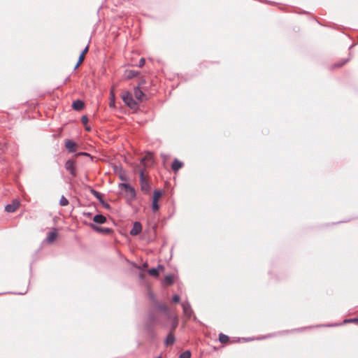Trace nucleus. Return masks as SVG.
<instances>
[{
	"label": "nucleus",
	"instance_id": "f257e3e1",
	"mask_svg": "<svg viewBox=\"0 0 358 358\" xmlns=\"http://www.w3.org/2000/svg\"><path fill=\"white\" fill-rule=\"evenodd\" d=\"M122 99L124 103L130 108L136 109L138 107V103L133 98L131 92L126 91L122 94Z\"/></svg>",
	"mask_w": 358,
	"mask_h": 358
},
{
	"label": "nucleus",
	"instance_id": "f03ea898",
	"mask_svg": "<svg viewBox=\"0 0 358 358\" xmlns=\"http://www.w3.org/2000/svg\"><path fill=\"white\" fill-rule=\"evenodd\" d=\"M144 172L145 170L143 169H141L139 170V181L141 185V189L144 194H148L150 192V186L145 177Z\"/></svg>",
	"mask_w": 358,
	"mask_h": 358
},
{
	"label": "nucleus",
	"instance_id": "7ed1b4c3",
	"mask_svg": "<svg viewBox=\"0 0 358 358\" xmlns=\"http://www.w3.org/2000/svg\"><path fill=\"white\" fill-rule=\"evenodd\" d=\"M119 186L123 188L131 200L136 198V194L135 189L128 183H120Z\"/></svg>",
	"mask_w": 358,
	"mask_h": 358
},
{
	"label": "nucleus",
	"instance_id": "20e7f679",
	"mask_svg": "<svg viewBox=\"0 0 358 358\" xmlns=\"http://www.w3.org/2000/svg\"><path fill=\"white\" fill-rule=\"evenodd\" d=\"M144 83L143 80H142L141 83H139V84L138 85V86H136V87H134V96L135 98L138 101H143L144 100V98L145 97V94H144V92L142 91V90L141 89V85L142 84Z\"/></svg>",
	"mask_w": 358,
	"mask_h": 358
},
{
	"label": "nucleus",
	"instance_id": "39448f33",
	"mask_svg": "<svg viewBox=\"0 0 358 358\" xmlns=\"http://www.w3.org/2000/svg\"><path fill=\"white\" fill-rule=\"evenodd\" d=\"M64 167L67 171L71 175L72 177H76L77 175L76 170L75 162L72 159H69L66 162Z\"/></svg>",
	"mask_w": 358,
	"mask_h": 358
},
{
	"label": "nucleus",
	"instance_id": "423d86ee",
	"mask_svg": "<svg viewBox=\"0 0 358 358\" xmlns=\"http://www.w3.org/2000/svg\"><path fill=\"white\" fill-rule=\"evenodd\" d=\"M90 227L94 231L103 234H111L113 233V229L111 228L99 227L93 223H90Z\"/></svg>",
	"mask_w": 358,
	"mask_h": 358
},
{
	"label": "nucleus",
	"instance_id": "0eeeda50",
	"mask_svg": "<svg viewBox=\"0 0 358 358\" xmlns=\"http://www.w3.org/2000/svg\"><path fill=\"white\" fill-rule=\"evenodd\" d=\"M20 204L18 199H13L11 203L6 206L5 210L8 213H14L19 208Z\"/></svg>",
	"mask_w": 358,
	"mask_h": 358
},
{
	"label": "nucleus",
	"instance_id": "6e6552de",
	"mask_svg": "<svg viewBox=\"0 0 358 358\" xmlns=\"http://www.w3.org/2000/svg\"><path fill=\"white\" fill-rule=\"evenodd\" d=\"M142 231V225L139 222H135L134 223L132 229L130 230V234L131 236H137Z\"/></svg>",
	"mask_w": 358,
	"mask_h": 358
},
{
	"label": "nucleus",
	"instance_id": "1a4fd4ad",
	"mask_svg": "<svg viewBox=\"0 0 358 358\" xmlns=\"http://www.w3.org/2000/svg\"><path fill=\"white\" fill-rule=\"evenodd\" d=\"M148 322L150 323V324L154 325L157 323H159V315L158 314L154 311L152 310L148 314Z\"/></svg>",
	"mask_w": 358,
	"mask_h": 358
},
{
	"label": "nucleus",
	"instance_id": "9d476101",
	"mask_svg": "<svg viewBox=\"0 0 358 358\" xmlns=\"http://www.w3.org/2000/svg\"><path fill=\"white\" fill-rule=\"evenodd\" d=\"M65 147L69 152H75L77 150V144L71 140L65 141Z\"/></svg>",
	"mask_w": 358,
	"mask_h": 358
},
{
	"label": "nucleus",
	"instance_id": "9b49d317",
	"mask_svg": "<svg viewBox=\"0 0 358 358\" xmlns=\"http://www.w3.org/2000/svg\"><path fill=\"white\" fill-rule=\"evenodd\" d=\"M182 310H183L184 314L187 317H190L192 315V310L189 303L187 301L183 302L182 303Z\"/></svg>",
	"mask_w": 358,
	"mask_h": 358
},
{
	"label": "nucleus",
	"instance_id": "f8f14e48",
	"mask_svg": "<svg viewBox=\"0 0 358 358\" xmlns=\"http://www.w3.org/2000/svg\"><path fill=\"white\" fill-rule=\"evenodd\" d=\"M156 308L159 310H162V311H164L166 316L170 319L171 318V315H170V312H169V307L165 305V304H163V303H159L158 302L156 303Z\"/></svg>",
	"mask_w": 358,
	"mask_h": 358
},
{
	"label": "nucleus",
	"instance_id": "ddd939ff",
	"mask_svg": "<svg viewBox=\"0 0 358 358\" xmlns=\"http://www.w3.org/2000/svg\"><path fill=\"white\" fill-rule=\"evenodd\" d=\"M176 338L174 336V334L172 331H170L168 335L166 336V338L165 339V345L166 346H170L173 345L175 343Z\"/></svg>",
	"mask_w": 358,
	"mask_h": 358
},
{
	"label": "nucleus",
	"instance_id": "4468645a",
	"mask_svg": "<svg viewBox=\"0 0 358 358\" xmlns=\"http://www.w3.org/2000/svg\"><path fill=\"white\" fill-rule=\"evenodd\" d=\"M57 237V232L55 229L52 231H50L46 237V241L49 243H51L55 241Z\"/></svg>",
	"mask_w": 358,
	"mask_h": 358
},
{
	"label": "nucleus",
	"instance_id": "2eb2a0df",
	"mask_svg": "<svg viewBox=\"0 0 358 358\" xmlns=\"http://www.w3.org/2000/svg\"><path fill=\"white\" fill-rule=\"evenodd\" d=\"M184 164L179 161L178 159H175L172 163L171 169L174 172H177L183 166Z\"/></svg>",
	"mask_w": 358,
	"mask_h": 358
},
{
	"label": "nucleus",
	"instance_id": "dca6fc26",
	"mask_svg": "<svg viewBox=\"0 0 358 358\" xmlns=\"http://www.w3.org/2000/svg\"><path fill=\"white\" fill-rule=\"evenodd\" d=\"M84 106H85L84 102L79 99L74 101L72 104V108L74 110H78V111L82 110L84 108Z\"/></svg>",
	"mask_w": 358,
	"mask_h": 358
},
{
	"label": "nucleus",
	"instance_id": "f3484780",
	"mask_svg": "<svg viewBox=\"0 0 358 358\" xmlns=\"http://www.w3.org/2000/svg\"><path fill=\"white\" fill-rule=\"evenodd\" d=\"M93 221L97 224H103L106 222V217L103 215H101V214H99V215H96L94 217H93Z\"/></svg>",
	"mask_w": 358,
	"mask_h": 358
},
{
	"label": "nucleus",
	"instance_id": "a211bd4d",
	"mask_svg": "<svg viewBox=\"0 0 358 358\" xmlns=\"http://www.w3.org/2000/svg\"><path fill=\"white\" fill-rule=\"evenodd\" d=\"M164 267L162 265H158V266L157 268H150L149 271H148V273L150 275H152V276H155V277H157L159 276V269H163Z\"/></svg>",
	"mask_w": 358,
	"mask_h": 358
},
{
	"label": "nucleus",
	"instance_id": "6ab92c4d",
	"mask_svg": "<svg viewBox=\"0 0 358 358\" xmlns=\"http://www.w3.org/2000/svg\"><path fill=\"white\" fill-rule=\"evenodd\" d=\"M88 50H89V45H87L85 48V49L82 51L81 54L80 55L79 58H78V64H81L83 63V62L85 59V54L88 52Z\"/></svg>",
	"mask_w": 358,
	"mask_h": 358
},
{
	"label": "nucleus",
	"instance_id": "aec40b11",
	"mask_svg": "<svg viewBox=\"0 0 358 358\" xmlns=\"http://www.w3.org/2000/svg\"><path fill=\"white\" fill-rule=\"evenodd\" d=\"M138 75V72L134 70H128L126 71V76L128 79H132Z\"/></svg>",
	"mask_w": 358,
	"mask_h": 358
},
{
	"label": "nucleus",
	"instance_id": "412c9836",
	"mask_svg": "<svg viewBox=\"0 0 358 358\" xmlns=\"http://www.w3.org/2000/svg\"><path fill=\"white\" fill-rule=\"evenodd\" d=\"M88 121L89 120L87 115L82 116L81 122L84 125L85 130L90 131H91V128L87 125Z\"/></svg>",
	"mask_w": 358,
	"mask_h": 358
},
{
	"label": "nucleus",
	"instance_id": "4be33fe9",
	"mask_svg": "<svg viewBox=\"0 0 358 358\" xmlns=\"http://www.w3.org/2000/svg\"><path fill=\"white\" fill-rule=\"evenodd\" d=\"M164 284L171 285L174 282V278L172 275H168L165 277L164 280Z\"/></svg>",
	"mask_w": 358,
	"mask_h": 358
},
{
	"label": "nucleus",
	"instance_id": "5701e85b",
	"mask_svg": "<svg viewBox=\"0 0 358 358\" xmlns=\"http://www.w3.org/2000/svg\"><path fill=\"white\" fill-rule=\"evenodd\" d=\"M229 340V338L228 336L222 334V333H220L219 334V341L221 343H227Z\"/></svg>",
	"mask_w": 358,
	"mask_h": 358
},
{
	"label": "nucleus",
	"instance_id": "b1692460",
	"mask_svg": "<svg viewBox=\"0 0 358 358\" xmlns=\"http://www.w3.org/2000/svg\"><path fill=\"white\" fill-rule=\"evenodd\" d=\"M91 193L100 201L102 202L103 196L102 194L95 189H91Z\"/></svg>",
	"mask_w": 358,
	"mask_h": 358
},
{
	"label": "nucleus",
	"instance_id": "393cba45",
	"mask_svg": "<svg viewBox=\"0 0 358 358\" xmlns=\"http://www.w3.org/2000/svg\"><path fill=\"white\" fill-rule=\"evenodd\" d=\"M162 192L159 190H155L153 192L152 201H158L159 199L162 196Z\"/></svg>",
	"mask_w": 358,
	"mask_h": 358
},
{
	"label": "nucleus",
	"instance_id": "a878e982",
	"mask_svg": "<svg viewBox=\"0 0 358 358\" xmlns=\"http://www.w3.org/2000/svg\"><path fill=\"white\" fill-rule=\"evenodd\" d=\"M69 204V200L64 196H62L59 200V205L62 206H66Z\"/></svg>",
	"mask_w": 358,
	"mask_h": 358
},
{
	"label": "nucleus",
	"instance_id": "bb28decb",
	"mask_svg": "<svg viewBox=\"0 0 358 358\" xmlns=\"http://www.w3.org/2000/svg\"><path fill=\"white\" fill-rule=\"evenodd\" d=\"M191 352L189 350H186L180 355L179 358H190Z\"/></svg>",
	"mask_w": 358,
	"mask_h": 358
},
{
	"label": "nucleus",
	"instance_id": "cd10ccee",
	"mask_svg": "<svg viewBox=\"0 0 358 358\" xmlns=\"http://www.w3.org/2000/svg\"><path fill=\"white\" fill-rule=\"evenodd\" d=\"M348 59H344L342 62L336 63L332 66L333 69L340 68L348 62Z\"/></svg>",
	"mask_w": 358,
	"mask_h": 358
},
{
	"label": "nucleus",
	"instance_id": "c85d7f7f",
	"mask_svg": "<svg viewBox=\"0 0 358 358\" xmlns=\"http://www.w3.org/2000/svg\"><path fill=\"white\" fill-rule=\"evenodd\" d=\"M178 318H177V317H174L173 323L171 324V331L173 332L176 329V328L178 326Z\"/></svg>",
	"mask_w": 358,
	"mask_h": 358
},
{
	"label": "nucleus",
	"instance_id": "c756f323",
	"mask_svg": "<svg viewBox=\"0 0 358 358\" xmlns=\"http://www.w3.org/2000/svg\"><path fill=\"white\" fill-rule=\"evenodd\" d=\"M159 206L158 204V201H152V210L154 211V212H156L159 210Z\"/></svg>",
	"mask_w": 358,
	"mask_h": 358
},
{
	"label": "nucleus",
	"instance_id": "7c9ffc66",
	"mask_svg": "<svg viewBox=\"0 0 358 358\" xmlns=\"http://www.w3.org/2000/svg\"><path fill=\"white\" fill-rule=\"evenodd\" d=\"M150 159H151V157H148V156H145V157H142V158L141 159V161H140V164H141V166H146V164H145V162H146L147 160H150Z\"/></svg>",
	"mask_w": 358,
	"mask_h": 358
},
{
	"label": "nucleus",
	"instance_id": "2f4dec72",
	"mask_svg": "<svg viewBox=\"0 0 358 358\" xmlns=\"http://www.w3.org/2000/svg\"><path fill=\"white\" fill-rule=\"evenodd\" d=\"M180 300V297L179 295L178 294H175L173 296V298H172V301L174 303H178Z\"/></svg>",
	"mask_w": 358,
	"mask_h": 358
},
{
	"label": "nucleus",
	"instance_id": "473e14b6",
	"mask_svg": "<svg viewBox=\"0 0 358 358\" xmlns=\"http://www.w3.org/2000/svg\"><path fill=\"white\" fill-rule=\"evenodd\" d=\"M145 60L144 58H141V59L138 62V67H143L145 65Z\"/></svg>",
	"mask_w": 358,
	"mask_h": 358
},
{
	"label": "nucleus",
	"instance_id": "72a5a7b5",
	"mask_svg": "<svg viewBox=\"0 0 358 358\" xmlns=\"http://www.w3.org/2000/svg\"><path fill=\"white\" fill-rule=\"evenodd\" d=\"M101 203L105 208H106V209L110 208V206L108 203L104 202L103 200H102V202H101Z\"/></svg>",
	"mask_w": 358,
	"mask_h": 358
},
{
	"label": "nucleus",
	"instance_id": "f704fd0d",
	"mask_svg": "<svg viewBox=\"0 0 358 358\" xmlns=\"http://www.w3.org/2000/svg\"><path fill=\"white\" fill-rule=\"evenodd\" d=\"M88 154L86 152H80L78 155H87Z\"/></svg>",
	"mask_w": 358,
	"mask_h": 358
},
{
	"label": "nucleus",
	"instance_id": "c9c22d12",
	"mask_svg": "<svg viewBox=\"0 0 358 358\" xmlns=\"http://www.w3.org/2000/svg\"><path fill=\"white\" fill-rule=\"evenodd\" d=\"M109 105H110V107H111V106H115L114 101H113V102H112V101H110Z\"/></svg>",
	"mask_w": 358,
	"mask_h": 358
},
{
	"label": "nucleus",
	"instance_id": "e433bc0d",
	"mask_svg": "<svg viewBox=\"0 0 358 358\" xmlns=\"http://www.w3.org/2000/svg\"><path fill=\"white\" fill-rule=\"evenodd\" d=\"M80 64H78V62H77L76 65L74 67V70H76Z\"/></svg>",
	"mask_w": 358,
	"mask_h": 358
},
{
	"label": "nucleus",
	"instance_id": "4c0bfd02",
	"mask_svg": "<svg viewBox=\"0 0 358 358\" xmlns=\"http://www.w3.org/2000/svg\"><path fill=\"white\" fill-rule=\"evenodd\" d=\"M351 321H352V322H358V318L352 319Z\"/></svg>",
	"mask_w": 358,
	"mask_h": 358
},
{
	"label": "nucleus",
	"instance_id": "58836bf2",
	"mask_svg": "<svg viewBox=\"0 0 358 358\" xmlns=\"http://www.w3.org/2000/svg\"><path fill=\"white\" fill-rule=\"evenodd\" d=\"M84 215H87V216H90L91 215V213H84Z\"/></svg>",
	"mask_w": 358,
	"mask_h": 358
},
{
	"label": "nucleus",
	"instance_id": "ea45409f",
	"mask_svg": "<svg viewBox=\"0 0 358 358\" xmlns=\"http://www.w3.org/2000/svg\"><path fill=\"white\" fill-rule=\"evenodd\" d=\"M145 267L148 266V264L147 263H145L144 265H143Z\"/></svg>",
	"mask_w": 358,
	"mask_h": 358
},
{
	"label": "nucleus",
	"instance_id": "a19ab883",
	"mask_svg": "<svg viewBox=\"0 0 358 358\" xmlns=\"http://www.w3.org/2000/svg\"><path fill=\"white\" fill-rule=\"evenodd\" d=\"M111 94H112L113 99H114V94H113V92H111Z\"/></svg>",
	"mask_w": 358,
	"mask_h": 358
},
{
	"label": "nucleus",
	"instance_id": "79ce46f5",
	"mask_svg": "<svg viewBox=\"0 0 358 358\" xmlns=\"http://www.w3.org/2000/svg\"><path fill=\"white\" fill-rule=\"evenodd\" d=\"M120 178L122 180H124V177L121 176Z\"/></svg>",
	"mask_w": 358,
	"mask_h": 358
}]
</instances>
